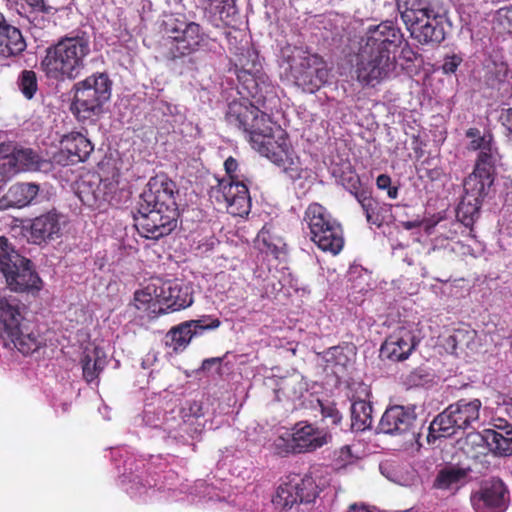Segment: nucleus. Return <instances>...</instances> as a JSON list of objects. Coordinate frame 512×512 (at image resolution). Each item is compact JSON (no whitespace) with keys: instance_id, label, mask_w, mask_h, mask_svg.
Masks as SVG:
<instances>
[{"instance_id":"f257e3e1","label":"nucleus","mask_w":512,"mask_h":512,"mask_svg":"<svg viewBox=\"0 0 512 512\" xmlns=\"http://www.w3.org/2000/svg\"><path fill=\"white\" fill-rule=\"evenodd\" d=\"M229 125L243 131L251 146L268 158L292 180L302 177L303 168L287 133L248 99L232 101L225 115Z\"/></svg>"},{"instance_id":"f03ea898","label":"nucleus","mask_w":512,"mask_h":512,"mask_svg":"<svg viewBox=\"0 0 512 512\" xmlns=\"http://www.w3.org/2000/svg\"><path fill=\"white\" fill-rule=\"evenodd\" d=\"M356 57L354 75L363 87H376L382 81L397 76V52L404 34L392 21H383L367 28Z\"/></svg>"},{"instance_id":"7ed1b4c3","label":"nucleus","mask_w":512,"mask_h":512,"mask_svg":"<svg viewBox=\"0 0 512 512\" xmlns=\"http://www.w3.org/2000/svg\"><path fill=\"white\" fill-rule=\"evenodd\" d=\"M90 52V37L86 32L64 36L46 48L40 70L48 80L73 81L85 68Z\"/></svg>"},{"instance_id":"20e7f679","label":"nucleus","mask_w":512,"mask_h":512,"mask_svg":"<svg viewBox=\"0 0 512 512\" xmlns=\"http://www.w3.org/2000/svg\"><path fill=\"white\" fill-rule=\"evenodd\" d=\"M283 62L288 65L294 83L308 93H315L323 87L329 77V70L323 57L306 48L287 45L281 50Z\"/></svg>"},{"instance_id":"39448f33","label":"nucleus","mask_w":512,"mask_h":512,"mask_svg":"<svg viewBox=\"0 0 512 512\" xmlns=\"http://www.w3.org/2000/svg\"><path fill=\"white\" fill-rule=\"evenodd\" d=\"M71 111L78 120L93 119L111 97L112 81L106 73H94L73 86Z\"/></svg>"},{"instance_id":"423d86ee","label":"nucleus","mask_w":512,"mask_h":512,"mask_svg":"<svg viewBox=\"0 0 512 512\" xmlns=\"http://www.w3.org/2000/svg\"><path fill=\"white\" fill-rule=\"evenodd\" d=\"M0 271L14 292H39L42 280L31 260L21 256L4 236H0Z\"/></svg>"},{"instance_id":"0eeeda50","label":"nucleus","mask_w":512,"mask_h":512,"mask_svg":"<svg viewBox=\"0 0 512 512\" xmlns=\"http://www.w3.org/2000/svg\"><path fill=\"white\" fill-rule=\"evenodd\" d=\"M260 68L255 51L247 49L237 55L235 69L241 93L253 99L256 104L265 106V102L275 96V88Z\"/></svg>"},{"instance_id":"6e6552de","label":"nucleus","mask_w":512,"mask_h":512,"mask_svg":"<svg viewBox=\"0 0 512 512\" xmlns=\"http://www.w3.org/2000/svg\"><path fill=\"white\" fill-rule=\"evenodd\" d=\"M207 35L199 23L174 19L167 24L162 48L164 57L177 61L198 51L206 42Z\"/></svg>"},{"instance_id":"1a4fd4ad","label":"nucleus","mask_w":512,"mask_h":512,"mask_svg":"<svg viewBox=\"0 0 512 512\" xmlns=\"http://www.w3.org/2000/svg\"><path fill=\"white\" fill-rule=\"evenodd\" d=\"M482 403L479 399H460L450 404L430 424L437 437H450L459 430H465L479 419Z\"/></svg>"},{"instance_id":"9d476101","label":"nucleus","mask_w":512,"mask_h":512,"mask_svg":"<svg viewBox=\"0 0 512 512\" xmlns=\"http://www.w3.org/2000/svg\"><path fill=\"white\" fill-rule=\"evenodd\" d=\"M319 492V487L310 474L292 473L278 486L272 503L276 508L290 509L296 504L314 502Z\"/></svg>"},{"instance_id":"9b49d317","label":"nucleus","mask_w":512,"mask_h":512,"mask_svg":"<svg viewBox=\"0 0 512 512\" xmlns=\"http://www.w3.org/2000/svg\"><path fill=\"white\" fill-rule=\"evenodd\" d=\"M495 177L485 176L483 173L473 170L465 179L463 195L458 208L457 217L465 225H472L479 217L480 209L488 190L494 183Z\"/></svg>"},{"instance_id":"f8f14e48","label":"nucleus","mask_w":512,"mask_h":512,"mask_svg":"<svg viewBox=\"0 0 512 512\" xmlns=\"http://www.w3.org/2000/svg\"><path fill=\"white\" fill-rule=\"evenodd\" d=\"M179 212L145 207L139 204L133 215L135 227L139 234L147 239L158 240L169 235L176 227Z\"/></svg>"},{"instance_id":"ddd939ff","label":"nucleus","mask_w":512,"mask_h":512,"mask_svg":"<svg viewBox=\"0 0 512 512\" xmlns=\"http://www.w3.org/2000/svg\"><path fill=\"white\" fill-rule=\"evenodd\" d=\"M210 198L226 206L233 216H247L251 210V197L247 185L240 180L221 179L211 187Z\"/></svg>"},{"instance_id":"4468645a","label":"nucleus","mask_w":512,"mask_h":512,"mask_svg":"<svg viewBox=\"0 0 512 512\" xmlns=\"http://www.w3.org/2000/svg\"><path fill=\"white\" fill-rule=\"evenodd\" d=\"M379 431L392 436H411L416 439L420 433L417 430V415L414 405H392L383 413Z\"/></svg>"},{"instance_id":"2eb2a0df","label":"nucleus","mask_w":512,"mask_h":512,"mask_svg":"<svg viewBox=\"0 0 512 512\" xmlns=\"http://www.w3.org/2000/svg\"><path fill=\"white\" fill-rule=\"evenodd\" d=\"M41 158L31 148H17L10 143L0 144V177L10 179L21 171L39 170Z\"/></svg>"},{"instance_id":"dca6fc26","label":"nucleus","mask_w":512,"mask_h":512,"mask_svg":"<svg viewBox=\"0 0 512 512\" xmlns=\"http://www.w3.org/2000/svg\"><path fill=\"white\" fill-rule=\"evenodd\" d=\"M177 195L176 183L165 174H158L148 181L146 189L141 194L139 204H143L145 207L179 212L176 202Z\"/></svg>"},{"instance_id":"f3484780","label":"nucleus","mask_w":512,"mask_h":512,"mask_svg":"<svg viewBox=\"0 0 512 512\" xmlns=\"http://www.w3.org/2000/svg\"><path fill=\"white\" fill-rule=\"evenodd\" d=\"M192 288L181 280L159 282L157 303L160 305L158 314H169L181 311L193 304Z\"/></svg>"},{"instance_id":"a211bd4d","label":"nucleus","mask_w":512,"mask_h":512,"mask_svg":"<svg viewBox=\"0 0 512 512\" xmlns=\"http://www.w3.org/2000/svg\"><path fill=\"white\" fill-rule=\"evenodd\" d=\"M4 346L15 348L22 355L28 356L46 346V340L39 329L28 319L17 325L12 332H0Z\"/></svg>"},{"instance_id":"6ab92c4d","label":"nucleus","mask_w":512,"mask_h":512,"mask_svg":"<svg viewBox=\"0 0 512 512\" xmlns=\"http://www.w3.org/2000/svg\"><path fill=\"white\" fill-rule=\"evenodd\" d=\"M417 346L415 334L406 326L396 328L381 345V355L391 361L398 362L408 359Z\"/></svg>"},{"instance_id":"aec40b11","label":"nucleus","mask_w":512,"mask_h":512,"mask_svg":"<svg viewBox=\"0 0 512 512\" xmlns=\"http://www.w3.org/2000/svg\"><path fill=\"white\" fill-rule=\"evenodd\" d=\"M445 15L439 9L419 19L413 27H406L411 37L422 45H438L445 40Z\"/></svg>"},{"instance_id":"412c9836","label":"nucleus","mask_w":512,"mask_h":512,"mask_svg":"<svg viewBox=\"0 0 512 512\" xmlns=\"http://www.w3.org/2000/svg\"><path fill=\"white\" fill-rule=\"evenodd\" d=\"M291 434L298 454L313 452L331 440L330 434L307 422L296 423Z\"/></svg>"},{"instance_id":"4be33fe9","label":"nucleus","mask_w":512,"mask_h":512,"mask_svg":"<svg viewBox=\"0 0 512 512\" xmlns=\"http://www.w3.org/2000/svg\"><path fill=\"white\" fill-rule=\"evenodd\" d=\"M505 492L506 489L503 482L499 479H492L486 481L480 490L472 495L471 501L479 512H489L486 509L502 510L504 508Z\"/></svg>"},{"instance_id":"5701e85b","label":"nucleus","mask_w":512,"mask_h":512,"mask_svg":"<svg viewBox=\"0 0 512 512\" xmlns=\"http://www.w3.org/2000/svg\"><path fill=\"white\" fill-rule=\"evenodd\" d=\"M26 48L27 43L21 30L12 25L0 12V57H18Z\"/></svg>"},{"instance_id":"b1692460","label":"nucleus","mask_w":512,"mask_h":512,"mask_svg":"<svg viewBox=\"0 0 512 512\" xmlns=\"http://www.w3.org/2000/svg\"><path fill=\"white\" fill-rule=\"evenodd\" d=\"M60 234V215L55 211H49L34 218L30 225V239L37 245L54 240Z\"/></svg>"},{"instance_id":"393cba45","label":"nucleus","mask_w":512,"mask_h":512,"mask_svg":"<svg viewBox=\"0 0 512 512\" xmlns=\"http://www.w3.org/2000/svg\"><path fill=\"white\" fill-rule=\"evenodd\" d=\"M26 307L14 295L0 292V332H12L17 325L24 322Z\"/></svg>"},{"instance_id":"a878e982","label":"nucleus","mask_w":512,"mask_h":512,"mask_svg":"<svg viewBox=\"0 0 512 512\" xmlns=\"http://www.w3.org/2000/svg\"><path fill=\"white\" fill-rule=\"evenodd\" d=\"M62 150L68 154L70 163L84 162L94 150L91 141L80 132H70L61 140Z\"/></svg>"},{"instance_id":"bb28decb","label":"nucleus","mask_w":512,"mask_h":512,"mask_svg":"<svg viewBox=\"0 0 512 512\" xmlns=\"http://www.w3.org/2000/svg\"><path fill=\"white\" fill-rule=\"evenodd\" d=\"M333 230L326 228L325 225H320L319 229L309 231L310 239L321 250L338 254L344 245L343 231L339 223L331 224Z\"/></svg>"},{"instance_id":"cd10ccee","label":"nucleus","mask_w":512,"mask_h":512,"mask_svg":"<svg viewBox=\"0 0 512 512\" xmlns=\"http://www.w3.org/2000/svg\"><path fill=\"white\" fill-rule=\"evenodd\" d=\"M470 472V467H444L438 471L433 481V488L444 491H457L467 482Z\"/></svg>"},{"instance_id":"c85d7f7f","label":"nucleus","mask_w":512,"mask_h":512,"mask_svg":"<svg viewBox=\"0 0 512 512\" xmlns=\"http://www.w3.org/2000/svg\"><path fill=\"white\" fill-rule=\"evenodd\" d=\"M358 203L360 204L368 223L377 227H381L386 221L391 211L390 205L380 202L372 196V192L360 193L358 195Z\"/></svg>"},{"instance_id":"c756f323","label":"nucleus","mask_w":512,"mask_h":512,"mask_svg":"<svg viewBox=\"0 0 512 512\" xmlns=\"http://www.w3.org/2000/svg\"><path fill=\"white\" fill-rule=\"evenodd\" d=\"M396 5L406 27H413L435 9L428 0H396Z\"/></svg>"},{"instance_id":"7c9ffc66","label":"nucleus","mask_w":512,"mask_h":512,"mask_svg":"<svg viewBox=\"0 0 512 512\" xmlns=\"http://www.w3.org/2000/svg\"><path fill=\"white\" fill-rule=\"evenodd\" d=\"M304 391V384L297 376L280 378L274 389L276 400L286 406H294Z\"/></svg>"},{"instance_id":"2f4dec72","label":"nucleus","mask_w":512,"mask_h":512,"mask_svg":"<svg viewBox=\"0 0 512 512\" xmlns=\"http://www.w3.org/2000/svg\"><path fill=\"white\" fill-rule=\"evenodd\" d=\"M210 17L218 19L224 26H233L236 22V0H200Z\"/></svg>"},{"instance_id":"473e14b6","label":"nucleus","mask_w":512,"mask_h":512,"mask_svg":"<svg viewBox=\"0 0 512 512\" xmlns=\"http://www.w3.org/2000/svg\"><path fill=\"white\" fill-rule=\"evenodd\" d=\"M100 183L101 177L97 173H89L77 183V195L84 205L100 206Z\"/></svg>"},{"instance_id":"72a5a7b5","label":"nucleus","mask_w":512,"mask_h":512,"mask_svg":"<svg viewBox=\"0 0 512 512\" xmlns=\"http://www.w3.org/2000/svg\"><path fill=\"white\" fill-rule=\"evenodd\" d=\"M83 378L91 383L96 380L106 365L104 352L95 347L92 351H85L81 358Z\"/></svg>"},{"instance_id":"f704fd0d","label":"nucleus","mask_w":512,"mask_h":512,"mask_svg":"<svg viewBox=\"0 0 512 512\" xmlns=\"http://www.w3.org/2000/svg\"><path fill=\"white\" fill-rule=\"evenodd\" d=\"M39 192V186L35 183H16L12 185L6 195L10 206L24 207L32 203Z\"/></svg>"},{"instance_id":"c9c22d12","label":"nucleus","mask_w":512,"mask_h":512,"mask_svg":"<svg viewBox=\"0 0 512 512\" xmlns=\"http://www.w3.org/2000/svg\"><path fill=\"white\" fill-rule=\"evenodd\" d=\"M303 219L306 222L309 231L318 230L320 225H325L328 230L329 228L333 230L331 224L338 223L327 209L317 202H313L308 205L304 212Z\"/></svg>"},{"instance_id":"e433bc0d","label":"nucleus","mask_w":512,"mask_h":512,"mask_svg":"<svg viewBox=\"0 0 512 512\" xmlns=\"http://www.w3.org/2000/svg\"><path fill=\"white\" fill-rule=\"evenodd\" d=\"M194 336H196V331L185 321L172 327L167 332L165 335V344L171 347L175 352L183 351Z\"/></svg>"},{"instance_id":"4c0bfd02","label":"nucleus","mask_w":512,"mask_h":512,"mask_svg":"<svg viewBox=\"0 0 512 512\" xmlns=\"http://www.w3.org/2000/svg\"><path fill=\"white\" fill-rule=\"evenodd\" d=\"M351 428L364 431L372 424V405L365 400H356L351 404Z\"/></svg>"},{"instance_id":"58836bf2","label":"nucleus","mask_w":512,"mask_h":512,"mask_svg":"<svg viewBox=\"0 0 512 512\" xmlns=\"http://www.w3.org/2000/svg\"><path fill=\"white\" fill-rule=\"evenodd\" d=\"M256 244L262 253L271 255L275 259L280 257L285 248L283 239L272 234L271 231L266 227H263L259 231Z\"/></svg>"},{"instance_id":"ea45409f","label":"nucleus","mask_w":512,"mask_h":512,"mask_svg":"<svg viewBox=\"0 0 512 512\" xmlns=\"http://www.w3.org/2000/svg\"><path fill=\"white\" fill-rule=\"evenodd\" d=\"M461 449L470 458H478L486 455L489 450L488 441L486 440V429L483 433L470 432L461 442Z\"/></svg>"},{"instance_id":"a19ab883","label":"nucleus","mask_w":512,"mask_h":512,"mask_svg":"<svg viewBox=\"0 0 512 512\" xmlns=\"http://www.w3.org/2000/svg\"><path fill=\"white\" fill-rule=\"evenodd\" d=\"M500 159L497 146L483 150L478 153L474 170L483 173L485 176H495L496 163Z\"/></svg>"},{"instance_id":"79ce46f5","label":"nucleus","mask_w":512,"mask_h":512,"mask_svg":"<svg viewBox=\"0 0 512 512\" xmlns=\"http://www.w3.org/2000/svg\"><path fill=\"white\" fill-rule=\"evenodd\" d=\"M486 440L489 450L495 455L508 456L512 454V438L497 433V429H486Z\"/></svg>"},{"instance_id":"37998d69","label":"nucleus","mask_w":512,"mask_h":512,"mask_svg":"<svg viewBox=\"0 0 512 512\" xmlns=\"http://www.w3.org/2000/svg\"><path fill=\"white\" fill-rule=\"evenodd\" d=\"M17 85L27 100L34 98L38 91V77L33 70H23L17 78Z\"/></svg>"},{"instance_id":"c03bdc74","label":"nucleus","mask_w":512,"mask_h":512,"mask_svg":"<svg viewBox=\"0 0 512 512\" xmlns=\"http://www.w3.org/2000/svg\"><path fill=\"white\" fill-rule=\"evenodd\" d=\"M272 451L275 455L280 457H287L291 454H298L296 446L292 441V434L285 433L280 435L272 443Z\"/></svg>"},{"instance_id":"a18cd8bd","label":"nucleus","mask_w":512,"mask_h":512,"mask_svg":"<svg viewBox=\"0 0 512 512\" xmlns=\"http://www.w3.org/2000/svg\"><path fill=\"white\" fill-rule=\"evenodd\" d=\"M341 184L358 200L360 193L368 192L369 190L361 187V180L359 175L354 170L343 172L340 176Z\"/></svg>"},{"instance_id":"49530a36","label":"nucleus","mask_w":512,"mask_h":512,"mask_svg":"<svg viewBox=\"0 0 512 512\" xmlns=\"http://www.w3.org/2000/svg\"><path fill=\"white\" fill-rule=\"evenodd\" d=\"M27 4L31 7L30 14L27 16L29 22L38 28L44 27L45 19L43 16L38 17V13H49L50 7L47 6L44 0H26Z\"/></svg>"},{"instance_id":"de8ad7c7","label":"nucleus","mask_w":512,"mask_h":512,"mask_svg":"<svg viewBox=\"0 0 512 512\" xmlns=\"http://www.w3.org/2000/svg\"><path fill=\"white\" fill-rule=\"evenodd\" d=\"M100 187V205L104 202L113 204L118 191V182L114 178H101Z\"/></svg>"},{"instance_id":"09e8293b","label":"nucleus","mask_w":512,"mask_h":512,"mask_svg":"<svg viewBox=\"0 0 512 512\" xmlns=\"http://www.w3.org/2000/svg\"><path fill=\"white\" fill-rule=\"evenodd\" d=\"M187 322L190 325V327L196 331V335H198L204 330L216 329L221 325L220 320L211 315H204L199 319L189 320Z\"/></svg>"},{"instance_id":"8fccbe9b","label":"nucleus","mask_w":512,"mask_h":512,"mask_svg":"<svg viewBox=\"0 0 512 512\" xmlns=\"http://www.w3.org/2000/svg\"><path fill=\"white\" fill-rule=\"evenodd\" d=\"M323 419L330 420L331 424L338 426L342 421V415L333 402L318 400Z\"/></svg>"},{"instance_id":"3c124183","label":"nucleus","mask_w":512,"mask_h":512,"mask_svg":"<svg viewBox=\"0 0 512 512\" xmlns=\"http://www.w3.org/2000/svg\"><path fill=\"white\" fill-rule=\"evenodd\" d=\"M158 290H159V284H156V283L149 284L143 290H138L134 293V300L143 305H146L153 300H155L157 302Z\"/></svg>"},{"instance_id":"603ef678","label":"nucleus","mask_w":512,"mask_h":512,"mask_svg":"<svg viewBox=\"0 0 512 512\" xmlns=\"http://www.w3.org/2000/svg\"><path fill=\"white\" fill-rule=\"evenodd\" d=\"M495 146V140L492 132L487 131L481 136H479L476 140L470 141L469 149L472 151H483L489 150V148Z\"/></svg>"},{"instance_id":"864d4df0","label":"nucleus","mask_w":512,"mask_h":512,"mask_svg":"<svg viewBox=\"0 0 512 512\" xmlns=\"http://www.w3.org/2000/svg\"><path fill=\"white\" fill-rule=\"evenodd\" d=\"M463 62V59L458 54L446 55L443 64H442V72L444 74H453L457 71L458 67Z\"/></svg>"},{"instance_id":"5fc2aeb1","label":"nucleus","mask_w":512,"mask_h":512,"mask_svg":"<svg viewBox=\"0 0 512 512\" xmlns=\"http://www.w3.org/2000/svg\"><path fill=\"white\" fill-rule=\"evenodd\" d=\"M499 121L504 128V134L508 141L512 143V108L505 109L501 112Z\"/></svg>"},{"instance_id":"6e6d98bb","label":"nucleus","mask_w":512,"mask_h":512,"mask_svg":"<svg viewBox=\"0 0 512 512\" xmlns=\"http://www.w3.org/2000/svg\"><path fill=\"white\" fill-rule=\"evenodd\" d=\"M499 23L509 33H512V6L502 7L497 11Z\"/></svg>"},{"instance_id":"4d7b16f0","label":"nucleus","mask_w":512,"mask_h":512,"mask_svg":"<svg viewBox=\"0 0 512 512\" xmlns=\"http://www.w3.org/2000/svg\"><path fill=\"white\" fill-rule=\"evenodd\" d=\"M225 171L228 175L227 179L239 180L238 176L235 174L238 168V162L233 157H228L224 162Z\"/></svg>"},{"instance_id":"13d9d810","label":"nucleus","mask_w":512,"mask_h":512,"mask_svg":"<svg viewBox=\"0 0 512 512\" xmlns=\"http://www.w3.org/2000/svg\"><path fill=\"white\" fill-rule=\"evenodd\" d=\"M418 57V53L415 52L406 42L405 46L401 49V58L409 63H413Z\"/></svg>"},{"instance_id":"bf43d9fd","label":"nucleus","mask_w":512,"mask_h":512,"mask_svg":"<svg viewBox=\"0 0 512 512\" xmlns=\"http://www.w3.org/2000/svg\"><path fill=\"white\" fill-rule=\"evenodd\" d=\"M224 357H213V358H207L203 360L201 368L203 370H210L213 365H221L223 362Z\"/></svg>"},{"instance_id":"052dcab7","label":"nucleus","mask_w":512,"mask_h":512,"mask_svg":"<svg viewBox=\"0 0 512 512\" xmlns=\"http://www.w3.org/2000/svg\"><path fill=\"white\" fill-rule=\"evenodd\" d=\"M392 182L391 177L388 174H381L376 179V186L380 190H385V186Z\"/></svg>"},{"instance_id":"680f3d73","label":"nucleus","mask_w":512,"mask_h":512,"mask_svg":"<svg viewBox=\"0 0 512 512\" xmlns=\"http://www.w3.org/2000/svg\"><path fill=\"white\" fill-rule=\"evenodd\" d=\"M385 190L387 191V196L391 199H396L398 197V187L393 186L392 182L389 185L385 186Z\"/></svg>"},{"instance_id":"e2e57ef3","label":"nucleus","mask_w":512,"mask_h":512,"mask_svg":"<svg viewBox=\"0 0 512 512\" xmlns=\"http://www.w3.org/2000/svg\"><path fill=\"white\" fill-rule=\"evenodd\" d=\"M466 137L468 139H471V141L476 140L479 136H481L480 130L476 127H471L468 130H466L465 133Z\"/></svg>"},{"instance_id":"0e129e2a","label":"nucleus","mask_w":512,"mask_h":512,"mask_svg":"<svg viewBox=\"0 0 512 512\" xmlns=\"http://www.w3.org/2000/svg\"><path fill=\"white\" fill-rule=\"evenodd\" d=\"M436 435L437 432L432 433L431 430L429 429V435H427V438H430V436H432L433 438H438Z\"/></svg>"},{"instance_id":"69168bd1","label":"nucleus","mask_w":512,"mask_h":512,"mask_svg":"<svg viewBox=\"0 0 512 512\" xmlns=\"http://www.w3.org/2000/svg\"><path fill=\"white\" fill-rule=\"evenodd\" d=\"M333 351H334V352H337V351H338V348H337V347H334V348H333Z\"/></svg>"}]
</instances>
